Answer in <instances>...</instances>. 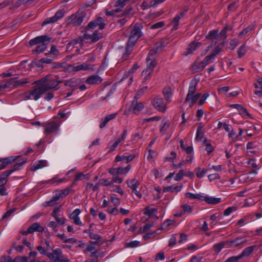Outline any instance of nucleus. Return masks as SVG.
<instances>
[{"label":"nucleus","mask_w":262,"mask_h":262,"mask_svg":"<svg viewBox=\"0 0 262 262\" xmlns=\"http://www.w3.org/2000/svg\"><path fill=\"white\" fill-rule=\"evenodd\" d=\"M143 29V26L140 23H136L133 26L125 47V52L122 55V58L123 60H126L128 59V56L132 52L133 48L138 39L143 35V32H142Z\"/></svg>","instance_id":"f257e3e1"},{"label":"nucleus","mask_w":262,"mask_h":262,"mask_svg":"<svg viewBox=\"0 0 262 262\" xmlns=\"http://www.w3.org/2000/svg\"><path fill=\"white\" fill-rule=\"evenodd\" d=\"M62 82L61 80H56L54 77L51 75H47L39 80L35 81L34 83L37 85H40L42 88L46 90V92L51 89L57 90L58 85Z\"/></svg>","instance_id":"f03ea898"},{"label":"nucleus","mask_w":262,"mask_h":262,"mask_svg":"<svg viewBox=\"0 0 262 262\" xmlns=\"http://www.w3.org/2000/svg\"><path fill=\"white\" fill-rule=\"evenodd\" d=\"M86 13L83 11H78L72 14L67 19V24L75 27L79 26L86 17Z\"/></svg>","instance_id":"7ed1b4c3"},{"label":"nucleus","mask_w":262,"mask_h":262,"mask_svg":"<svg viewBox=\"0 0 262 262\" xmlns=\"http://www.w3.org/2000/svg\"><path fill=\"white\" fill-rule=\"evenodd\" d=\"M151 104L155 109L160 112L164 113L166 110V103L160 96L154 97L151 100Z\"/></svg>","instance_id":"20e7f679"},{"label":"nucleus","mask_w":262,"mask_h":262,"mask_svg":"<svg viewBox=\"0 0 262 262\" xmlns=\"http://www.w3.org/2000/svg\"><path fill=\"white\" fill-rule=\"evenodd\" d=\"M106 24H105L104 19L99 17L96 19L90 21L85 27L86 30L94 29L97 27H98L99 30H102L105 28Z\"/></svg>","instance_id":"39448f33"},{"label":"nucleus","mask_w":262,"mask_h":262,"mask_svg":"<svg viewBox=\"0 0 262 262\" xmlns=\"http://www.w3.org/2000/svg\"><path fill=\"white\" fill-rule=\"evenodd\" d=\"M247 239L245 237L238 236L232 240L226 241L227 247H237L245 244L247 242Z\"/></svg>","instance_id":"423d86ee"},{"label":"nucleus","mask_w":262,"mask_h":262,"mask_svg":"<svg viewBox=\"0 0 262 262\" xmlns=\"http://www.w3.org/2000/svg\"><path fill=\"white\" fill-rule=\"evenodd\" d=\"M59 127V123L55 121H51L49 122L45 128V133L49 135L57 131Z\"/></svg>","instance_id":"0eeeda50"},{"label":"nucleus","mask_w":262,"mask_h":262,"mask_svg":"<svg viewBox=\"0 0 262 262\" xmlns=\"http://www.w3.org/2000/svg\"><path fill=\"white\" fill-rule=\"evenodd\" d=\"M100 31L99 30H96L91 35L84 34V38L86 39H90L92 42H96L103 37V33L100 32Z\"/></svg>","instance_id":"6e6552de"},{"label":"nucleus","mask_w":262,"mask_h":262,"mask_svg":"<svg viewBox=\"0 0 262 262\" xmlns=\"http://www.w3.org/2000/svg\"><path fill=\"white\" fill-rule=\"evenodd\" d=\"M52 38L47 35H41L35 37L29 41L30 46H33L34 45H39L45 41H50Z\"/></svg>","instance_id":"1a4fd4ad"},{"label":"nucleus","mask_w":262,"mask_h":262,"mask_svg":"<svg viewBox=\"0 0 262 262\" xmlns=\"http://www.w3.org/2000/svg\"><path fill=\"white\" fill-rule=\"evenodd\" d=\"M70 191V189L69 188H66L61 190V192L59 194V196H55L52 198V199L49 201L47 202V204L48 206H54L56 202L59 199L60 197H63V196L67 195L69 194Z\"/></svg>","instance_id":"9d476101"},{"label":"nucleus","mask_w":262,"mask_h":262,"mask_svg":"<svg viewBox=\"0 0 262 262\" xmlns=\"http://www.w3.org/2000/svg\"><path fill=\"white\" fill-rule=\"evenodd\" d=\"M45 92L46 90L42 88L40 85H38L37 88L30 91L31 97H33V99L35 101L37 100Z\"/></svg>","instance_id":"9b49d317"},{"label":"nucleus","mask_w":262,"mask_h":262,"mask_svg":"<svg viewBox=\"0 0 262 262\" xmlns=\"http://www.w3.org/2000/svg\"><path fill=\"white\" fill-rule=\"evenodd\" d=\"M103 79L98 75H92L89 77L85 80L86 83L88 84H100Z\"/></svg>","instance_id":"f8f14e48"},{"label":"nucleus","mask_w":262,"mask_h":262,"mask_svg":"<svg viewBox=\"0 0 262 262\" xmlns=\"http://www.w3.org/2000/svg\"><path fill=\"white\" fill-rule=\"evenodd\" d=\"M18 157L11 156L0 160V170L5 168L9 164L14 162Z\"/></svg>","instance_id":"ddd939ff"},{"label":"nucleus","mask_w":262,"mask_h":262,"mask_svg":"<svg viewBox=\"0 0 262 262\" xmlns=\"http://www.w3.org/2000/svg\"><path fill=\"white\" fill-rule=\"evenodd\" d=\"M200 42L192 41L188 46L186 51L183 53V55L187 56L192 54L193 52L200 46Z\"/></svg>","instance_id":"4468645a"},{"label":"nucleus","mask_w":262,"mask_h":262,"mask_svg":"<svg viewBox=\"0 0 262 262\" xmlns=\"http://www.w3.org/2000/svg\"><path fill=\"white\" fill-rule=\"evenodd\" d=\"M26 162H27V159H21L18 160L14 165V166H13L12 168H11V169H9V170H8L6 171V173H8L7 174L10 175L12 173H13V172H14L15 171H17V170H20L21 167V166H23V165L24 164H25V163H26Z\"/></svg>","instance_id":"2eb2a0df"},{"label":"nucleus","mask_w":262,"mask_h":262,"mask_svg":"<svg viewBox=\"0 0 262 262\" xmlns=\"http://www.w3.org/2000/svg\"><path fill=\"white\" fill-rule=\"evenodd\" d=\"M144 104L143 102H138V101H132L130 108L134 113L138 114L143 108Z\"/></svg>","instance_id":"dca6fc26"},{"label":"nucleus","mask_w":262,"mask_h":262,"mask_svg":"<svg viewBox=\"0 0 262 262\" xmlns=\"http://www.w3.org/2000/svg\"><path fill=\"white\" fill-rule=\"evenodd\" d=\"M117 115V113H114L112 114L108 115L106 116L105 117L102 118L100 120V128H103L106 125L107 123L112 120H113L116 118Z\"/></svg>","instance_id":"f3484780"},{"label":"nucleus","mask_w":262,"mask_h":262,"mask_svg":"<svg viewBox=\"0 0 262 262\" xmlns=\"http://www.w3.org/2000/svg\"><path fill=\"white\" fill-rule=\"evenodd\" d=\"M81 83V80L79 78H71L64 82V85L70 87H76L79 86Z\"/></svg>","instance_id":"a211bd4d"},{"label":"nucleus","mask_w":262,"mask_h":262,"mask_svg":"<svg viewBox=\"0 0 262 262\" xmlns=\"http://www.w3.org/2000/svg\"><path fill=\"white\" fill-rule=\"evenodd\" d=\"M62 250L60 248H57L53 251L51 253H48L47 256L50 259L55 261V259L61 254H62Z\"/></svg>","instance_id":"6ab92c4d"},{"label":"nucleus","mask_w":262,"mask_h":262,"mask_svg":"<svg viewBox=\"0 0 262 262\" xmlns=\"http://www.w3.org/2000/svg\"><path fill=\"white\" fill-rule=\"evenodd\" d=\"M203 201H205L207 203L209 204L215 205L221 202V199L220 198L204 196Z\"/></svg>","instance_id":"aec40b11"},{"label":"nucleus","mask_w":262,"mask_h":262,"mask_svg":"<svg viewBox=\"0 0 262 262\" xmlns=\"http://www.w3.org/2000/svg\"><path fill=\"white\" fill-rule=\"evenodd\" d=\"M255 246H251L245 248L242 253L239 254L241 259L249 256L254 251Z\"/></svg>","instance_id":"412c9836"},{"label":"nucleus","mask_w":262,"mask_h":262,"mask_svg":"<svg viewBox=\"0 0 262 262\" xmlns=\"http://www.w3.org/2000/svg\"><path fill=\"white\" fill-rule=\"evenodd\" d=\"M214 59V58L210 55H208L206 56L203 60L200 63L201 71H203L206 66L212 62Z\"/></svg>","instance_id":"4be33fe9"},{"label":"nucleus","mask_w":262,"mask_h":262,"mask_svg":"<svg viewBox=\"0 0 262 262\" xmlns=\"http://www.w3.org/2000/svg\"><path fill=\"white\" fill-rule=\"evenodd\" d=\"M43 230V227L41 226L38 223H34L29 227V232H31V233L35 231L42 232Z\"/></svg>","instance_id":"5701e85b"},{"label":"nucleus","mask_w":262,"mask_h":262,"mask_svg":"<svg viewBox=\"0 0 262 262\" xmlns=\"http://www.w3.org/2000/svg\"><path fill=\"white\" fill-rule=\"evenodd\" d=\"M163 94L166 101L169 103L171 101L172 91L170 87H166L163 90Z\"/></svg>","instance_id":"b1692460"},{"label":"nucleus","mask_w":262,"mask_h":262,"mask_svg":"<svg viewBox=\"0 0 262 262\" xmlns=\"http://www.w3.org/2000/svg\"><path fill=\"white\" fill-rule=\"evenodd\" d=\"M47 165V162L46 160H39L34 163L31 167L32 171H36V170L41 168Z\"/></svg>","instance_id":"393cba45"},{"label":"nucleus","mask_w":262,"mask_h":262,"mask_svg":"<svg viewBox=\"0 0 262 262\" xmlns=\"http://www.w3.org/2000/svg\"><path fill=\"white\" fill-rule=\"evenodd\" d=\"M50 41H45L37 45V46L34 49L32 52H36L37 54L43 52L47 47V45Z\"/></svg>","instance_id":"a878e982"},{"label":"nucleus","mask_w":262,"mask_h":262,"mask_svg":"<svg viewBox=\"0 0 262 262\" xmlns=\"http://www.w3.org/2000/svg\"><path fill=\"white\" fill-rule=\"evenodd\" d=\"M196 83L194 84L193 82L190 83L188 89V92L185 99V102L189 101L190 96H192V95L194 93L196 90Z\"/></svg>","instance_id":"bb28decb"},{"label":"nucleus","mask_w":262,"mask_h":262,"mask_svg":"<svg viewBox=\"0 0 262 262\" xmlns=\"http://www.w3.org/2000/svg\"><path fill=\"white\" fill-rule=\"evenodd\" d=\"M147 61L148 62L147 68L145 70L143 71V73H144L145 71H146V72L149 71L150 72V70H151V72L152 73L154 68L157 65V61H156L155 59H149V57H148L147 58Z\"/></svg>","instance_id":"cd10ccee"},{"label":"nucleus","mask_w":262,"mask_h":262,"mask_svg":"<svg viewBox=\"0 0 262 262\" xmlns=\"http://www.w3.org/2000/svg\"><path fill=\"white\" fill-rule=\"evenodd\" d=\"M89 178H90L89 174H84L82 172L77 173L75 175V179L72 184V186L75 185V182L78 181L82 180L84 179L89 180Z\"/></svg>","instance_id":"c85d7f7f"},{"label":"nucleus","mask_w":262,"mask_h":262,"mask_svg":"<svg viewBox=\"0 0 262 262\" xmlns=\"http://www.w3.org/2000/svg\"><path fill=\"white\" fill-rule=\"evenodd\" d=\"M126 184L132 190L137 189L140 185L139 181L136 179L127 180Z\"/></svg>","instance_id":"c756f323"},{"label":"nucleus","mask_w":262,"mask_h":262,"mask_svg":"<svg viewBox=\"0 0 262 262\" xmlns=\"http://www.w3.org/2000/svg\"><path fill=\"white\" fill-rule=\"evenodd\" d=\"M168 43L167 39H162L156 43L155 48L157 50L161 51L167 45Z\"/></svg>","instance_id":"7c9ffc66"},{"label":"nucleus","mask_w":262,"mask_h":262,"mask_svg":"<svg viewBox=\"0 0 262 262\" xmlns=\"http://www.w3.org/2000/svg\"><path fill=\"white\" fill-rule=\"evenodd\" d=\"M91 68L89 64L83 63L82 64L74 67L73 70L74 71L77 72L79 71H88Z\"/></svg>","instance_id":"2f4dec72"},{"label":"nucleus","mask_w":262,"mask_h":262,"mask_svg":"<svg viewBox=\"0 0 262 262\" xmlns=\"http://www.w3.org/2000/svg\"><path fill=\"white\" fill-rule=\"evenodd\" d=\"M182 212L180 214H176L175 215L177 216H180L182 213H184L186 212L191 213L192 211V207L188 205L187 204H185L181 205Z\"/></svg>","instance_id":"473e14b6"},{"label":"nucleus","mask_w":262,"mask_h":262,"mask_svg":"<svg viewBox=\"0 0 262 262\" xmlns=\"http://www.w3.org/2000/svg\"><path fill=\"white\" fill-rule=\"evenodd\" d=\"M15 80H17V78L13 77L9 79L4 84V87L8 88H17V85Z\"/></svg>","instance_id":"72a5a7b5"},{"label":"nucleus","mask_w":262,"mask_h":262,"mask_svg":"<svg viewBox=\"0 0 262 262\" xmlns=\"http://www.w3.org/2000/svg\"><path fill=\"white\" fill-rule=\"evenodd\" d=\"M182 188V185L178 186L177 185H172L167 186L163 189V191L166 192H179L181 190Z\"/></svg>","instance_id":"f704fd0d"},{"label":"nucleus","mask_w":262,"mask_h":262,"mask_svg":"<svg viewBox=\"0 0 262 262\" xmlns=\"http://www.w3.org/2000/svg\"><path fill=\"white\" fill-rule=\"evenodd\" d=\"M227 247V245L226 244V241L221 242L217 244L214 245L213 248L214 251L216 253H219L222 250V249L224 248Z\"/></svg>","instance_id":"c9c22d12"},{"label":"nucleus","mask_w":262,"mask_h":262,"mask_svg":"<svg viewBox=\"0 0 262 262\" xmlns=\"http://www.w3.org/2000/svg\"><path fill=\"white\" fill-rule=\"evenodd\" d=\"M185 197L190 199H198L203 201L204 196L200 194H193L191 192H186Z\"/></svg>","instance_id":"e433bc0d"},{"label":"nucleus","mask_w":262,"mask_h":262,"mask_svg":"<svg viewBox=\"0 0 262 262\" xmlns=\"http://www.w3.org/2000/svg\"><path fill=\"white\" fill-rule=\"evenodd\" d=\"M120 142V140L116 139H115L114 142L113 144L110 145L111 143H110L107 145V148L109 149L108 152H110L114 151Z\"/></svg>","instance_id":"4c0bfd02"},{"label":"nucleus","mask_w":262,"mask_h":262,"mask_svg":"<svg viewBox=\"0 0 262 262\" xmlns=\"http://www.w3.org/2000/svg\"><path fill=\"white\" fill-rule=\"evenodd\" d=\"M195 172L196 177L199 178H201L207 173V170L204 169H202L200 167H198L195 169Z\"/></svg>","instance_id":"58836bf2"},{"label":"nucleus","mask_w":262,"mask_h":262,"mask_svg":"<svg viewBox=\"0 0 262 262\" xmlns=\"http://www.w3.org/2000/svg\"><path fill=\"white\" fill-rule=\"evenodd\" d=\"M6 171H4L2 175L0 176V187L4 186L7 182V178L9 176L7 174Z\"/></svg>","instance_id":"ea45409f"},{"label":"nucleus","mask_w":262,"mask_h":262,"mask_svg":"<svg viewBox=\"0 0 262 262\" xmlns=\"http://www.w3.org/2000/svg\"><path fill=\"white\" fill-rule=\"evenodd\" d=\"M219 36L217 30H213L210 31L208 34L206 36V38L207 39H212L214 38L217 39V37Z\"/></svg>","instance_id":"a19ab883"},{"label":"nucleus","mask_w":262,"mask_h":262,"mask_svg":"<svg viewBox=\"0 0 262 262\" xmlns=\"http://www.w3.org/2000/svg\"><path fill=\"white\" fill-rule=\"evenodd\" d=\"M202 128L203 127L202 126H199L197 128L195 136V139L197 141H200L203 138L204 133L202 130Z\"/></svg>","instance_id":"79ce46f5"},{"label":"nucleus","mask_w":262,"mask_h":262,"mask_svg":"<svg viewBox=\"0 0 262 262\" xmlns=\"http://www.w3.org/2000/svg\"><path fill=\"white\" fill-rule=\"evenodd\" d=\"M83 40L81 38H75L72 40H71L70 42H69L67 45V49H68L72 46H74L78 43L83 44Z\"/></svg>","instance_id":"37998d69"},{"label":"nucleus","mask_w":262,"mask_h":262,"mask_svg":"<svg viewBox=\"0 0 262 262\" xmlns=\"http://www.w3.org/2000/svg\"><path fill=\"white\" fill-rule=\"evenodd\" d=\"M181 18L178 16L177 14L173 18L172 23L173 24V27L172 28L173 30H176L178 28V26L179 25V21Z\"/></svg>","instance_id":"c03bdc74"},{"label":"nucleus","mask_w":262,"mask_h":262,"mask_svg":"<svg viewBox=\"0 0 262 262\" xmlns=\"http://www.w3.org/2000/svg\"><path fill=\"white\" fill-rule=\"evenodd\" d=\"M237 209V208L236 206L229 207L224 210L223 212L224 215L228 216L230 215L232 212L236 211Z\"/></svg>","instance_id":"a18cd8bd"},{"label":"nucleus","mask_w":262,"mask_h":262,"mask_svg":"<svg viewBox=\"0 0 262 262\" xmlns=\"http://www.w3.org/2000/svg\"><path fill=\"white\" fill-rule=\"evenodd\" d=\"M247 52V50L246 49L245 45L243 44L242 46H241L237 51V54L239 58H241L244 55H245L246 53Z\"/></svg>","instance_id":"49530a36"},{"label":"nucleus","mask_w":262,"mask_h":262,"mask_svg":"<svg viewBox=\"0 0 262 262\" xmlns=\"http://www.w3.org/2000/svg\"><path fill=\"white\" fill-rule=\"evenodd\" d=\"M90 237L91 239L96 241V242H92V241L91 242V243H93L94 244H98V241H99L102 238L101 236L100 235H99L98 234L94 233L93 232L92 233H90Z\"/></svg>","instance_id":"de8ad7c7"},{"label":"nucleus","mask_w":262,"mask_h":262,"mask_svg":"<svg viewBox=\"0 0 262 262\" xmlns=\"http://www.w3.org/2000/svg\"><path fill=\"white\" fill-rule=\"evenodd\" d=\"M17 80H15L16 82V85H17V87L19 86H23L25 84L29 83V81L28 80V78H23L22 79H19L18 77H16Z\"/></svg>","instance_id":"09e8293b"},{"label":"nucleus","mask_w":262,"mask_h":262,"mask_svg":"<svg viewBox=\"0 0 262 262\" xmlns=\"http://www.w3.org/2000/svg\"><path fill=\"white\" fill-rule=\"evenodd\" d=\"M55 178H53L48 181H45V182H43V183H45V184H47V183H51V184H54V183H56V184H59L62 182H63L65 180L64 178H61V179H59L58 180H57V181L55 180Z\"/></svg>","instance_id":"8fccbe9b"},{"label":"nucleus","mask_w":262,"mask_h":262,"mask_svg":"<svg viewBox=\"0 0 262 262\" xmlns=\"http://www.w3.org/2000/svg\"><path fill=\"white\" fill-rule=\"evenodd\" d=\"M58 21L56 18L55 16L54 15L52 17L46 18L42 24V26H45L49 24L54 23L56 21Z\"/></svg>","instance_id":"3c124183"},{"label":"nucleus","mask_w":262,"mask_h":262,"mask_svg":"<svg viewBox=\"0 0 262 262\" xmlns=\"http://www.w3.org/2000/svg\"><path fill=\"white\" fill-rule=\"evenodd\" d=\"M239 108L240 109L239 110L238 112H239V114L241 115H242L244 117H248L249 118L251 117L250 115L248 112V111L246 108H245L243 106H242V107H241V108Z\"/></svg>","instance_id":"603ef678"},{"label":"nucleus","mask_w":262,"mask_h":262,"mask_svg":"<svg viewBox=\"0 0 262 262\" xmlns=\"http://www.w3.org/2000/svg\"><path fill=\"white\" fill-rule=\"evenodd\" d=\"M99 186L100 185L99 183L96 184L95 185L91 183H88L86 186L85 189L87 190L92 189L93 191H95V190L99 188Z\"/></svg>","instance_id":"864d4df0"},{"label":"nucleus","mask_w":262,"mask_h":262,"mask_svg":"<svg viewBox=\"0 0 262 262\" xmlns=\"http://www.w3.org/2000/svg\"><path fill=\"white\" fill-rule=\"evenodd\" d=\"M156 211H157V208H152L149 207H146L144 214L146 215L150 216Z\"/></svg>","instance_id":"5fc2aeb1"},{"label":"nucleus","mask_w":262,"mask_h":262,"mask_svg":"<svg viewBox=\"0 0 262 262\" xmlns=\"http://www.w3.org/2000/svg\"><path fill=\"white\" fill-rule=\"evenodd\" d=\"M222 48L220 47L219 46H217L214 50L212 51V53L210 54L211 56H212L214 58L215 57L221 53L222 51Z\"/></svg>","instance_id":"6e6d98bb"},{"label":"nucleus","mask_w":262,"mask_h":262,"mask_svg":"<svg viewBox=\"0 0 262 262\" xmlns=\"http://www.w3.org/2000/svg\"><path fill=\"white\" fill-rule=\"evenodd\" d=\"M238 44V40L236 39H232L230 40L229 48L230 50H234Z\"/></svg>","instance_id":"4d7b16f0"},{"label":"nucleus","mask_w":262,"mask_h":262,"mask_svg":"<svg viewBox=\"0 0 262 262\" xmlns=\"http://www.w3.org/2000/svg\"><path fill=\"white\" fill-rule=\"evenodd\" d=\"M139 68V66L138 65V64H135L134 66L128 70L127 72V73L125 74L124 75V76L123 78H125V77H127L128 76V75L130 74H132L134 73L138 68Z\"/></svg>","instance_id":"13d9d810"},{"label":"nucleus","mask_w":262,"mask_h":262,"mask_svg":"<svg viewBox=\"0 0 262 262\" xmlns=\"http://www.w3.org/2000/svg\"><path fill=\"white\" fill-rule=\"evenodd\" d=\"M98 183L99 185H101L103 186H110L113 185V182L110 181L108 180L104 179H101Z\"/></svg>","instance_id":"bf43d9fd"},{"label":"nucleus","mask_w":262,"mask_h":262,"mask_svg":"<svg viewBox=\"0 0 262 262\" xmlns=\"http://www.w3.org/2000/svg\"><path fill=\"white\" fill-rule=\"evenodd\" d=\"M58 53H59V52H58V50L57 49L56 46L53 45L52 46L49 52L48 53H46V55H48V54H52V55L57 56V54H58Z\"/></svg>","instance_id":"052dcab7"},{"label":"nucleus","mask_w":262,"mask_h":262,"mask_svg":"<svg viewBox=\"0 0 262 262\" xmlns=\"http://www.w3.org/2000/svg\"><path fill=\"white\" fill-rule=\"evenodd\" d=\"M64 10H59L55 14L54 16L57 20H59L64 16Z\"/></svg>","instance_id":"680f3d73"},{"label":"nucleus","mask_w":262,"mask_h":262,"mask_svg":"<svg viewBox=\"0 0 262 262\" xmlns=\"http://www.w3.org/2000/svg\"><path fill=\"white\" fill-rule=\"evenodd\" d=\"M164 26V21H159L158 23H156L153 25H152L150 27V29H156L162 28Z\"/></svg>","instance_id":"e2e57ef3"},{"label":"nucleus","mask_w":262,"mask_h":262,"mask_svg":"<svg viewBox=\"0 0 262 262\" xmlns=\"http://www.w3.org/2000/svg\"><path fill=\"white\" fill-rule=\"evenodd\" d=\"M139 244V242L138 241H132L130 242L126 243L125 247L127 248H134L138 246Z\"/></svg>","instance_id":"0e129e2a"},{"label":"nucleus","mask_w":262,"mask_h":262,"mask_svg":"<svg viewBox=\"0 0 262 262\" xmlns=\"http://www.w3.org/2000/svg\"><path fill=\"white\" fill-rule=\"evenodd\" d=\"M69 259L63 256L62 254L57 257L54 262H69Z\"/></svg>","instance_id":"69168bd1"},{"label":"nucleus","mask_w":262,"mask_h":262,"mask_svg":"<svg viewBox=\"0 0 262 262\" xmlns=\"http://www.w3.org/2000/svg\"><path fill=\"white\" fill-rule=\"evenodd\" d=\"M241 258L239 255L231 256L228 258L225 262H237L241 259Z\"/></svg>","instance_id":"338daca9"},{"label":"nucleus","mask_w":262,"mask_h":262,"mask_svg":"<svg viewBox=\"0 0 262 262\" xmlns=\"http://www.w3.org/2000/svg\"><path fill=\"white\" fill-rule=\"evenodd\" d=\"M1 262H15V259H12L10 256H3L1 257Z\"/></svg>","instance_id":"774afa93"}]
</instances>
